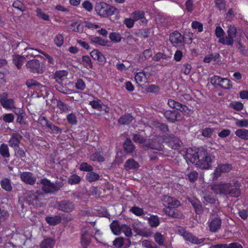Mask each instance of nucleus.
I'll return each mask as SVG.
<instances>
[{"label":"nucleus","instance_id":"obj_1","mask_svg":"<svg viewBox=\"0 0 248 248\" xmlns=\"http://www.w3.org/2000/svg\"><path fill=\"white\" fill-rule=\"evenodd\" d=\"M95 10L97 14L101 16H107L115 14L117 9L104 2L97 3L95 6Z\"/></svg>","mask_w":248,"mask_h":248},{"label":"nucleus","instance_id":"obj_2","mask_svg":"<svg viewBox=\"0 0 248 248\" xmlns=\"http://www.w3.org/2000/svg\"><path fill=\"white\" fill-rule=\"evenodd\" d=\"M163 204L167 208L165 210V212L167 215L175 217L173 216V208L178 207L180 205V202L177 199L165 195L163 199Z\"/></svg>","mask_w":248,"mask_h":248},{"label":"nucleus","instance_id":"obj_3","mask_svg":"<svg viewBox=\"0 0 248 248\" xmlns=\"http://www.w3.org/2000/svg\"><path fill=\"white\" fill-rule=\"evenodd\" d=\"M212 158L206 151L203 149H199V160L197 164V167L202 169H208L211 166Z\"/></svg>","mask_w":248,"mask_h":248},{"label":"nucleus","instance_id":"obj_4","mask_svg":"<svg viewBox=\"0 0 248 248\" xmlns=\"http://www.w3.org/2000/svg\"><path fill=\"white\" fill-rule=\"evenodd\" d=\"M26 66L28 70L34 74H41L45 70L44 64L37 59H32L28 61Z\"/></svg>","mask_w":248,"mask_h":248},{"label":"nucleus","instance_id":"obj_5","mask_svg":"<svg viewBox=\"0 0 248 248\" xmlns=\"http://www.w3.org/2000/svg\"><path fill=\"white\" fill-rule=\"evenodd\" d=\"M27 201L29 204L36 206H41L44 199V194L41 191L30 192L27 196Z\"/></svg>","mask_w":248,"mask_h":248},{"label":"nucleus","instance_id":"obj_6","mask_svg":"<svg viewBox=\"0 0 248 248\" xmlns=\"http://www.w3.org/2000/svg\"><path fill=\"white\" fill-rule=\"evenodd\" d=\"M162 113L167 121L172 123L180 121L182 119V115L177 110H164Z\"/></svg>","mask_w":248,"mask_h":248},{"label":"nucleus","instance_id":"obj_7","mask_svg":"<svg viewBox=\"0 0 248 248\" xmlns=\"http://www.w3.org/2000/svg\"><path fill=\"white\" fill-rule=\"evenodd\" d=\"M231 184L229 183L215 184L212 186L211 189L216 194L228 195Z\"/></svg>","mask_w":248,"mask_h":248},{"label":"nucleus","instance_id":"obj_8","mask_svg":"<svg viewBox=\"0 0 248 248\" xmlns=\"http://www.w3.org/2000/svg\"><path fill=\"white\" fill-rule=\"evenodd\" d=\"M0 103L3 108L6 109L15 108L13 99L8 98V94L6 93H3L0 94Z\"/></svg>","mask_w":248,"mask_h":248},{"label":"nucleus","instance_id":"obj_9","mask_svg":"<svg viewBox=\"0 0 248 248\" xmlns=\"http://www.w3.org/2000/svg\"><path fill=\"white\" fill-rule=\"evenodd\" d=\"M42 189L46 193H51L58 190V188L54 184L46 179L41 180Z\"/></svg>","mask_w":248,"mask_h":248},{"label":"nucleus","instance_id":"obj_10","mask_svg":"<svg viewBox=\"0 0 248 248\" xmlns=\"http://www.w3.org/2000/svg\"><path fill=\"white\" fill-rule=\"evenodd\" d=\"M170 41L173 46L181 45L185 42V37L178 31H174L170 35Z\"/></svg>","mask_w":248,"mask_h":248},{"label":"nucleus","instance_id":"obj_11","mask_svg":"<svg viewBox=\"0 0 248 248\" xmlns=\"http://www.w3.org/2000/svg\"><path fill=\"white\" fill-rule=\"evenodd\" d=\"M21 180L25 184L33 185L36 181V178L34 174L28 171L21 172L20 174Z\"/></svg>","mask_w":248,"mask_h":248},{"label":"nucleus","instance_id":"obj_12","mask_svg":"<svg viewBox=\"0 0 248 248\" xmlns=\"http://www.w3.org/2000/svg\"><path fill=\"white\" fill-rule=\"evenodd\" d=\"M23 137L18 133H14L12 134L11 137L8 141L9 146L13 148V149L19 146L21 140Z\"/></svg>","mask_w":248,"mask_h":248},{"label":"nucleus","instance_id":"obj_13","mask_svg":"<svg viewBox=\"0 0 248 248\" xmlns=\"http://www.w3.org/2000/svg\"><path fill=\"white\" fill-rule=\"evenodd\" d=\"M208 227L210 232H216L220 229L221 225L220 218H213L210 221H208Z\"/></svg>","mask_w":248,"mask_h":248},{"label":"nucleus","instance_id":"obj_14","mask_svg":"<svg viewBox=\"0 0 248 248\" xmlns=\"http://www.w3.org/2000/svg\"><path fill=\"white\" fill-rule=\"evenodd\" d=\"M168 104L170 108L176 109V110H179L181 112H186L188 110V108L186 106L172 99H169Z\"/></svg>","mask_w":248,"mask_h":248},{"label":"nucleus","instance_id":"obj_15","mask_svg":"<svg viewBox=\"0 0 248 248\" xmlns=\"http://www.w3.org/2000/svg\"><path fill=\"white\" fill-rule=\"evenodd\" d=\"M184 236L183 238L185 240L190 242L192 243L195 244H201L204 242L205 240V238H198L197 237L193 235L191 233L187 232L185 234H184Z\"/></svg>","mask_w":248,"mask_h":248},{"label":"nucleus","instance_id":"obj_16","mask_svg":"<svg viewBox=\"0 0 248 248\" xmlns=\"http://www.w3.org/2000/svg\"><path fill=\"white\" fill-rule=\"evenodd\" d=\"M91 56L95 60H97L99 64L103 65L106 62L103 54L97 49H94L90 53Z\"/></svg>","mask_w":248,"mask_h":248},{"label":"nucleus","instance_id":"obj_17","mask_svg":"<svg viewBox=\"0 0 248 248\" xmlns=\"http://www.w3.org/2000/svg\"><path fill=\"white\" fill-rule=\"evenodd\" d=\"M0 155L4 159L3 162L5 164H8L7 158L10 157V154L8 145L5 143H2L0 146Z\"/></svg>","mask_w":248,"mask_h":248},{"label":"nucleus","instance_id":"obj_18","mask_svg":"<svg viewBox=\"0 0 248 248\" xmlns=\"http://www.w3.org/2000/svg\"><path fill=\"white\" fill-rule=\"evenodd\" d=\"M186 161H188L193 164H195L197 165L198 160H199V150L198 152H195L193 153L192 150L187 151L186 155Z\"/></svg>","mask_w":248,"mask_h":248},{"label":"nucleus","instance_id":"obj_19","mask_svg":"<svg viewBox=\"0 0 248 248\" xmlns=\"http://www.w3.org/2000/svg\"><path fill=\"white\" fill-rule=\"evenodd\" d=\"M56 83L55 85V87L57 90L60 93L62 92V71L60 70L56 71L54 74V77Z\"/></svg>","mask_w":248,"mask_h":248},{"label":"nucleus","instance_id":"obj_20","mask_svg":"<svg viewBox=\"0 0 248 248\" xmlns=\"http://www.w3.org/2000/svg\"><path fill=\"white\" fill-rule=\"evenodd\" d=\"M26 57L20 55H14L13 56V61L15 65L18 69H20L25 61Z\"/></svg>","mask_w":248,"mask_h":248},{"label":"nucleus","instance_id":"obj_21","mask_svg":"<svg viewBox=\"0 0 248 248\" xmlns=\"http://www.w3.org/2000/svg\"><path fill=\"white\" fill-rule=\"evenodd\" d=\"M91 235L86 231L82 230L81 243L83 248H86L89 244L91 240Z\"/></svg>","mask_w":248,"mask_h":248},{"label":"nucleus","instance_id":"obj_22","mask_svg":"<svg viewBox=\"0 0 248 248\" xmlns=\"http://www.w3.org/2000/svg\"><path fill=\"white\" fill-rule=\"evenodd\" d=\"M182 144V142L175 137H171L169 141L168 145L173 150H179Z\"/></svg>","mask_w":248,"mask_h":248},{"label":"nucleus","instance_id":"obj_23","mask_svg":"<svg viewBox=\"0 0 248 248\" xmlns=\"http://www.w3.org/2000/svg\"><path fill=\"white\" fill-rule=\"evenodd\" d=\"M110 227L115 235H118L122 232V225H121L117 220H113L110 224Z\"/></svg>","mask_w":248,"mask_h":248},{"label":"nucleus","instance_id":"obj_24","mask_svg":"<svg viewBox=\"0 0 248 248\" xmlns=\"http://www.w3.org/2000/svg\"><path fill=\"white\" fill-rule=\"evenodd\" d=\"M124 151L127 153H132L135 148V145L133 144L129 138H126L123 144Z\"/></svg>","mask_w":248,"mask_h":248},{"label":"nucleus","instance_id":"obj_25","mask_svg":"<svg viewBox=\"0 0 248 248\" xmlns=\"http://www.w3.org/2000/svg\"><path fill=\"white\" fill-rule=\"evenodd\" d=\"M69 28L73 31L78 33H82L84 31V26L79 22L74 21L70 25Z\"/></svg>","mask_w":248,"mask_h":248},{"label":"nucleus","instance_id":"obj_26","mask_svg":"<svg viewBox=\"0 0 248 248\" xmlns=\"http://www.w3.org/2000/svg\"><path fill=\"white\" fill-rule=\"evenodd\" d=\"M145 13L142 11H137L133 13L132 17L134 21H137L139 19H142L141 21L143 23H146L147 20L144 18Z\"/></svg>","mask_w":248,"mask_h":248},{"label":"nucleus","instance_id":"obj_27","mask_svg":"<svg viewBox=\"0 0 248 248\" xmlns=\"http://www.w3.org/2000/svg\"><path fill=\"white\" fill-rule=\"evenodd\" d=\"M133 117L130 114H127L122 116L118 120V123L121 124H127L133 120Z\"/></svg>","mask_w":248,"mask_h":248},{"label":"nucleus","instance_id":"obj_28","mask_svg":"<svg viewBox=\"0 0 248 248\" xmlns=\"http://www.w3.org/2000/svg\"><path fill=\"white\" fill-rule=\"evenodd\" d=\"M14 150L15 151V156L19 157L22 160H24L26 158V150H24L23 149L18 146L14 149Z\"/></svg>","mask_w":248,"mask_h":248},{"label":"nucleus","instance_id":"obj_29","mask_svg":"<svg viewBox=\"0 0 248 248\" xmlns=\"http://www.w3.org/2000/svg\"><path fill=\"white\" fill-rule=\"evenodd\" d=\"M90 40L92 42L98 44L102 46H109L108 44L109 43L108 41L105 40L100 37H90Z\"/></svg>","mask_w":248,"mask_h":248},{"label":"nucleus","instance_id":"obj_30","mask_svg":"<svg viewBox=\"0 0 248 248\" xmlns=\"http://www.w3.org/2000/svg\"><path fill=\"white\" fill-rule=\"evenodd\" d=\"M124 168L127 170L135 169L139 167L138 162L135 161L133 159L127 160L124 164Z\"/></svg>","mask_w":248,"mask_h":248},{"label":"nucleus","instance_id":"obj_31","mask_svg":"<svg viewBox=\"0 0 248 248\" xmlns=\"http://www.w3.org/2000/svg\"><path fill=\"white\" fill-rule=\"evenodd\" d=\"M235 135L240 139L248 140V130L246 129H239L235 132Z\"/></svg>","mask_w":248,"mask_h":248},{"label":"nucleus","instance_id":"obj_32","mask_svg":"<svg viewBox=\"0 0 248 248\" xmlns=\"http://www.w3.org/2000/svg\"><path fill=\"white\" fill-rule=\"evenodd\" d=\"M218 42L224 45L232 46L234 43V39L229 35L223 36L219 39Z\"/></svg>","mask_w":248,"mask_h":248},{"label":"nucleus","instance_id":"obj_33","mask_svg":"<svg viewBox=\"0 0 248 248\" xmlns=\"http://www.w3.org/2000/svg\"><path fill=\"white\" fill-rule=\"evenodd\" d=\"M30 45L26 42L22 41L20 43H18L16 45L17 48L20 51L22 50H31V51H35L36 48H34L33 47H29Z\"/></svg>","mask_w":248,"mask_h":248},{"label":"nucleus","instance_id":"obj_34","mask_svg":"<svg viewBox=\"0 0 248 248\" xmlns=\"http://www.w3.org/2000/svg\"><path fill=\"white\" fill-rule=\"evenodd\" d=\"M100 178L99 175L94 172L90 171L87 173L86 175V179L89 182H93L99 180Z\"/></svg>","mask_w":248,"mask_h":248},{"label":"nucleus","instance_id":"obj_35","mask_svg":"<svg viewBox=\"0 0 248 248\" xmlns=\"http://www.w3.org/2000/svg\"><path fill=\"white\" fill-rule=\"evenodd\" d=\"M188 201L191 202L196 213L198 214H201L202 212V207L199 203V202L191 199H188Z\"/></svg>","mask_w":248,"mask_h":248},{"label":"nucleus","instance_id":"obj_36","mask_svg":"<svg viewBox=\"0 0 248 248\" xmlns=\"http://www.w3.org/2000/svg\"><path fill=\"white\" fill-rule=\"evenodd\" d=\"M0 185L2 188L7 191H10L12 190V187L11 185L10 181L7 178L2 179L0 182Z\"/></svg>","mask_w":248,"mask_h":248},{"label":"nucleus","instance_id":"obj_37","mask_svg":"<svg viewBox=\"0 0 248 248\" xmlns=\"http://www.w3.org/2000/svg\"><path fill=\"white\" fill-rule=\"evenodd\" d=\"M135 79L137 83H139L143 81L145 82L147 78L145 73L143 71L137 73L135 76Z\"/></svg>","mask_w":248,"mask_h":248},{"label":"nucleus","instance_id":"obj_38","mask_svg":"<svg viewBox=\"0 0 248 248\" xmlns=\"http://www.w3.org/2000/svg\"><path fill=\"white\" fill-rule=\"evenodd\" d=\"M85 67L87 68H92L93 65L91 59L88 56H84L82 58V62H80Z\"/></svg>","mask_w":248,"mask_h":248},{"label":"nucleus","instance_id":"obj_39","mask_svg":"<svg viewBox=\"0 0 248 248\" xmlns=\"http://www.w3.org/2000/svg\"><path fill=\"white\" fill-rule=\"evenodd\" d=\"M146 146L150 149L156 150L157 151H162L163 149V145L158 142L156 143L153 141L147 144Z\"/></svg>","mask_w":248,"mask_h":248},{"label":"nucleus","instance_id":"obj_40","mask_svg":"<svg viewBox=\"0 0 248 248\" xmlns=\"http://www.w3.org/2000/svg\"><path fill=\"white\" fill-rule=\"evenodd\" d=\"M54 244V241L52 239H46L41 244L40 248H52Z\"/></svg>","mask_w":248,"mask_h":248},{"label":"nucleus","instance_id":"obj_41","mask_svg":"<svg viewBox=\"0 0 248 248\" xmlns=\"http://www.w3.org/2000/svg\"><path fill=\"white\" fill-rule=\"evenodd\" d=\"M89 105L94 109H97L99 111L103 110V103L100 100L90 101Z\"/></svg>","mask_w":248,"mask_h":248},{"label":"nucleus","instance_id":"obj_42","mask_svg":"<svg viewBox=\"0 0 248 248\" xmlns=\"http://www.w3.org/2000/svg\"><path fill=\"white\" fill-rule=\"evenodd\" d=\"M154 239L156 243L159 246H163L164 244V238L163 235L160 232H156L154 235Z\"/></svg>","mask_w":248,"mask_h":248},{"label":"nucleus","instance_id":"obj_43","mask_svg":"<svg viewBox=\"0 0 248 248\" xmlns=\"http://www.w3.org/2000/svg\"><path fill=\"white\" fill-rule=\"evenodd\" d=\"M81 180L79 176L77 174L71 175L68 178V184L71 185H75L78 184Z\"/></svg>","mask_w":248,"mask_h":248},{"label":"nucleus","instance_id":"obj_44","mask_svg":"<svg viewBox=\"0 0 248 248\" xmlns=\"http://www.w3.org/2000/svg\"><path fill=\"white\" fill-rule=\"evenodd\" d=\"M219 86L225 89H229L232 87V85L230 80L222 78Z\"/></svg>","mask_w":248,"mask_h":248},{"label":"nucleus","instance_id":"obj_45","mask_svg":"<svg viewBox=\"0 0 248 248\" xmlns=\"http://www.w3.org/2000/svg\"><path fill=\"white\" fill-rule=\"evenodd\" d=\"M36 16L39 18L46 21L49 20V16L48 15L43 12L41 9L37 8L36 9Z\"/></svg>","mask_w":248,"mask_h":248},{"label":"nucleus","instance_id":"obj_46","mask_svg":"<svg viewBox=\"0 0 248 248\" xmlns=\"http://www.w3.org/2000/svg\"><path fill=\"white\" fill-rule=\"evenodd\" d=\"M74 208V205L71 202L68 201L63 202V212H69Z\"/></svg>","mask_w":248,"mask_h":248},{"label":"nucleus","instance_id":"obj_47","mask_svg":"<svg viewBox=\"0 0 248 248\" xmlns=\"http://www.w3.org/2000/svg\"><path fill=\"white\" fill-rule=\"evenodd\" d=\"M237 30L236 27L233 25H230L228 27V29L227 31L228 35L231 37L232 38L234 39L235 38L236 35Z\"/></svg>","mask_w":248,"mask_h":248},{"label":"nucleus","instance_id":"obj_48","mask_svg":"<svg viewBox=\"0 0 248 248\" xmlns=\"http://www.w3.org/2000/svg\"><path fill=\"white\" fill-rule=\"evenodd\" d=\"M228 195L231 197H238L240 195V191L239 188L233 187L231 185V188L229 189Z\"/></svg>","mask_w":248,"mask_h":248},{"label":"nucleus","instance_id":"obj_49","mask_svg":"<svg viewBox=\"0 0 248 248\" xmlns=\"http://www.w3.org/2000/svg\"><path fill=\"white\" fill-rule=\"evenodd\" d=\"M122 232H124L125 235L130 237L132 235L131 228L126 224H122Z\"/></svg>","mask_w":248,"mask_h":248},{"label":"nucleus","instance_id":"obj_50","mask_svg":"<svg viewBox=\"0 0 248 248\" xmlns=\"http://www.w3.org/2000/svg\"><path fill=\"white\" fill-rule=\"evenodd\" d=\"M219 169L222 173L228 172L232 169V165L229 164H222L218 165Z\"/></svg>","mask_w":248,"mask_h":248},{"label":"nucleus","instance_id":"obj_51","mask_svg":"<svg viewBox=\"0 0 248 248\" xmlns=\"http://www.w3.org/2000/svg\"><path fill=\"white\" fill-rule=\"evenodd\" d=\"M75 87L78 90L83 91L86 88L85 83L82 79L78 78L76 83Z\"/></svg>","mask_w":248,"mask_h":248},{"label":"nucleus","instance_id":"obj_52","mask_svg":"<svg viewBox=\"0 0 248 248\" xmlns=\"http://www.w3.org/2000/svg\"><path fill=\"white\" fill-rule=\"evenodd\" d=\"M79 169L82 171H89V172L93 171V167L86 162H83L80 164Z\"/></svg>","mask_w":248,"mask_h":248},{"label":"nucleus","instance_id":"obj_53","mask_svg":"<svg viewBox=\"0 0 248 248\" xmlns=\"http://www.w3.org/2000/svg\"><path fill=\"white\" fill-rule=\"evenodd\" d=\"M132 139L134 142L139 143H144L146 141V140L144 137L138 134H133Z\"/></svg>","mask_w":248,"mask_h":248},{"label":"nucleus","instance_id":"obj_54","mask_svg":"<svg viewBox=\"0 0 248 248\" xmlns=\"http://www.w3.org/2000/svg\"><path fill=\"white\" fill-rule=\"evenodd\" d=\"M13 6L21 11H24L25 10V6L22 2L19 0L15 1L13 3Z\"/></svg>","mask_w":248,"mask_h":248},{"label":"nucleus","instance_id":"obj_55","mask_svg":"<svg viewBox=\"0 0 248 248\" xmlns=\"http://www.w3.org/2000/svg\"><path fill=\"white\" fill-rule=\"evenodd\" d=\"M91 159L93 161L103 162L104 158L101 155L100 153L96 152L91 156Z\"/></svg>","mask_w":248,"mask_h":248},{"label":"nucleus","instance_id":"obj_56","mask_svg":"<svg viewBox=\"0 0 248 248\" xmlns=\"http://www.w3.org/2000/svg\"><path fill=\"white\" fill-rule=\"evenodd\" d=\"M203 198L206 202L210 204L215 203L217 201L215 196L213 194L206 195L203 197Z\"/></svg>","mask_w":248,"mask_h":248},{"label":"nucleus","instance_id":"obj_57","mask_svg":"<svg viewBox=\"0 0 248 248\" xmlns=\"http://www.w3.org/2000/svg\"><path fill=\"white\" fill-rule=\"evenodd\" d=\"M130 211L138 216H141L143 215L144 213L143 209L138 206L133 207L130 209Z\"/></svg>","mask_w":248,"mask_h":248},{"label":"nucleus","instance_id":"obj_58","mask_svg":"<svg viewBox=\"0 0 248 248\" xmlns=\"http://www.w3.org/2000/svg\"><path fill=\"white\" fill-rule=\"evenodd\" d=\"M109 37L112 41L115 42H120L122 39L121 35L116 32H112L110 33Z\"/></svg>","mask_w":248,"mask_h":248},{"label":"nucleus","instance_id":"obj_59","mask_svg":"<svg viewBox=\"0 0 248 248\" xmlns=\"http://www.w3.org/2000/svg\"><path fill=\"white\" fill-rule=\"evenodd\" d=\"M148 223L152 227H156L159 224V218H147Z\"/></svg>","mask_w":248,"mask_h":248},{"label":"nucleus","instance_id":"obj_60","mask_svg":"<svg viewBox=\"0 0 248 248\" xmlns=\"http://www.w3.org/2000/svg\"><path fill=\"white\" fill-rule=\"evenodd\" d=\"M219 56V54L216 53L215 55L213 54H210L205 56L203 59V61L205 62L208 63L210 62L212 60H216Z\"/></svg>","mask_w":248,"mask_h":248},{"label":"nucleus","instance_id":"obj_61","mask_svg":"<svg viewBox=\"0 0 248 248\" xmlns=\"http://www.w3.org/2000/svg\"><path fill=\"white\" fill-rule=\"evenodd\" d=\"M46 222L51 225H55L61 222L62 218H45Z\"/></svg>","mask_w":248,"mask_h":248},{"label":"nucleus","instance_id":"obj_62","mask_svg":"<svg viewBox=\"0 0 248 248\" xmlns=\"http://www.w3.org/2000/svg\"><path fill=\"white\" fill-rule=\"evenodd\" d=\"M67 120L68 123L72 124H76L77 123V117L75 115L72 113L69 114L67 116Z\"/></svg>","mask_w":248,"mask_h":248},{"label":"nucleus","instance_id":"obj_63","mask_svg":"<svg viewBox=\"0 0 248 248\" xmlns=\"http://www.w3.org/2000/svg\"><path fill=\"white\" fill-rule=\"evenodd\" d=\"M199 174L196 171H193L188 174V179L191 182H194L197 180Z\"/></svg>","mask_w":248,"mask_h":248},{"label":"nucleus","instance_id":"obj_64","mask_svg":"<svg viewBox=\"0 0 248 248\" xmlns=\"http://www.w3.org/2000/svg\"><path fill=\"white\" fill-rule=\"evenodd\" d=\"M235 124L240 127H248V120L242 119L237 120L235 122Z\"/></svg>","mask_w":248,"mask_h":248}]
</instances>
